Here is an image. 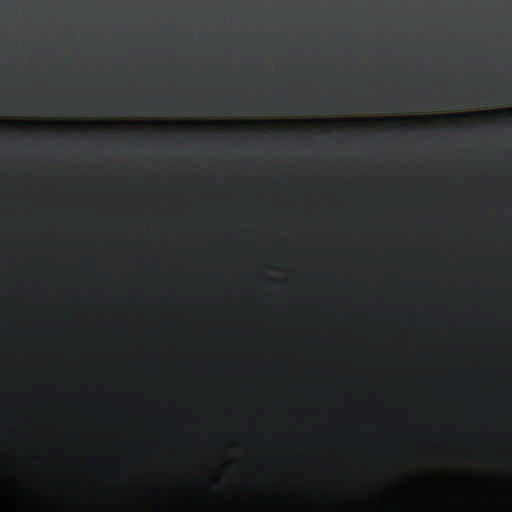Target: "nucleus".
<instances>
[{
	"mask_svg": "<svg viewBox=\"0 0 512 512\" xmlns=\"http://www.w3.org/2000/svg\"><path fill=\"white\" fill-rule=\"evenodd\" d=\"M391 102L393 104L392 108H396L399 106V99L397 97L392 98Z\"/></svg>",
	"mask_w": 512,
	"mask_h": 512,
	"instance_id": "3",
	"label": "nucleus"
},
{
	"mask_svg": "<svg viewBox=\"0 0 512 512\" xmlns=\"http://www.w3.org/2000/svg\"><path fill=\"white\" fill-rule=\"evenodd\" d=\"M468 114H458V115H448L447 117H464V116H467ZM435 118H440L441 116H434Z\"/></svg>",
	"mask_w": 512,
	"mask_h": 512,
	"instance_id": "4",
	"label": "nucleus"
},
{
	"mask_svg": "<svg viewBox=\"0 0 512 512\" xmlns=\"http://www.w3.org/2000/svg\"><path fill=\"white\" fill-rule=\"evenodd\" d=\"M316 103L321 104L326 107H331L336 104V101L332 98H322L320 100H317Z\"/></svg>",
	"mask_w": 512,
	"mask_h": 512,
	"instance_id": "2",
	"label": "nucleus"
},
{
	"mask_svg": "<svg viewBox=\"0 0 512 512\" xmlns=\"http://www.w3.org/2000/svg\"><path fill=\"white\" fill-rule=\"evenodd\" d=\"M225 106H229L230 109H225V111H239V100L233 99L232 101L226 103Z\"/></svg>",
	"mask_w": 512,
	"mask_h": 512,
	"instance_id": "1",
	"label": "nucleus"
}]
</instances>
